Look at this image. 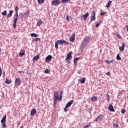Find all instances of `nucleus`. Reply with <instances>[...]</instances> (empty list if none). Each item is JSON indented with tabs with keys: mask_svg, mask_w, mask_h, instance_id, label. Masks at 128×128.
<instances>
[{
	"mask_svg": "<svg viewBox=\"0 0 128 128\" xmlns=\"http://www.w3.org/2000/svg\"><path fill=\"white\" fill-rule=\"evenodd\" d=\"M90 40V37L88 36H86L84 38V41L82 42V48H84V46H86V44H88V42Z\"/></svg>",
	"mask_w": 128,
	"mask_h": 128,
	"instance_id": "nucleus-1",
	"label": "nucleus"
},
{
	"mask_svg": "<svg viewBox=\"0 0 128 128\" xmlns=\"http://www.w3.org/2000/svg\"><path fill=\"white\" fill-rule=\"evenodd\" d=\"M18 14H15L14 16V24H13V26L14 28H16V22H18Z\"/></svg>",
	"mask_w": 128,
	"mask_h": 128,
	"instance_id": "nucleus-2",
	"label": "nucleus"
},
{
	"mask_svg": "<svg viewBox=\"0 0 128 128\" xmlns=\"http://www.w3.org/2000/svg\"><path fill=\"white\" fill-rule=\"evenodd\" d=\"M72 52H69L66 56V62H70V60L72 58Z\"/></svg>",
	"mask_w": 128,
	"mask_h": 128,
	"instance_id": "nucleus-3",
	"label": "nucleus"
},
{
	"mask_svg": "<svg viewBox=\"0 0 128 128\" xmlns=\"http://www.w3.org/2000/svg\"><path fill=\"white\" fill-rule=\"evenodd\" d=\"M96 12L93 11L92 12L91 14V17L90 20L91 22H94L96 20Z\"/></svg>",
	"mask_w": 128,
	"mask_h": 128,
	"instance_id": "nucleus-4",
	"label": "nucleus"
},
{
	"mask_svg": "<svg viewBox=\"0 0 128 128\" xmlns=\"http://www.w3.org/2000/svg\"><path fill=\"white\" fill-rule=\"evenodd\" d=\"M62 40H58L55 42V48L58 50V44H62Z\"/></svg>",
	"mask_w": 128,
	"mask_h": 128,
	"instance_id": "nucleus-5",
	"label": "nucleus"
},
{
	"mask_svg": "<svg viewBox=\"0 0 128 128\" xmlns=\"http://www.w3.org/2000/svg\"><path fill=\"white\" fill-rule=\"evenodd\" d=\"M60 4V0H53L52 1V6H58V4Z\"/></svg>",
	"mask_w": 128,
	"mask_h": 128,
	"instance_id": "nucleus-6",
	"label": "nucleus"
},
{
	"mask_svg": "<svg viewBox=\"0 0 128 128\" xmlns=\"http://www.w3.org/2000/svg\"><path fill=\"white\" fill-rule=\"evenodd\" d=\"M15 86H20V79L19 78H16L14 82Z\"/></svg>",
	"mask_w": 128,
	"mask_h": 128,
	"instance_id": "nucleus-7",
	"label": "nucleus"
},
{
	"mask_svg": "<svg viewBox=\"0 0 128 128\" xmlns=\"http://www.w3.org/2000/svg\"><path fill=\"white\" fill-rule=\"evenodd\" d=\"M52 60V56L50 55H48L47 57L46 58V62H50V60Z\"/></svg>",
	"mask_w": 128,
	"mask_h": 128,
	"instance_id": "nucleus-8",
	"label": "nucleus"
},
{
	"mask_svg": "<svg viewBox=\"0 0 128 128\" xmlns=\"http://www.w3.org/2000/svg\"><path fill=\"white\" fill-rule=\"evenodd\" d=\"M37 112H36V109L32 108L30 111V116H35V114H36Z\"/></svg>",
	"mask_w": 128,
	"mask_h": 128,
	"instance_id": "nucleus-9",
	"label": "nucleus"
},
{
	"mask_svg": "<svg viewBox=\"0 0 128 128\" xmlns=\"http://www.w3.org/2000/svg\"><path fill=\"white\" fill-rule=\"evenodd\" d=\"M102 118H104V116L102 114H100L95 119L94 122H98V120H102Z\"/></svg>",
	"mask_w": 128,
	"mask_h": 128,
	"instance_id": "nucleus-10",
	"label": "nucleus"
},
{
	"mask_svg": "<svg viewBox=\"0 0 128 128\" xmlns=\"http://www.w3.org/2000/svg\"><path fill=\"white\" fill-rule=\"evenodd\" d=\"M74 38H76V34H72L71 37L70 38V40L71 42H74Z\"/></svg>",
	"mask_w": 128,
	"mask_h": 128,
	"instance_id": "nucleus-11",
	"label": "nucleus"
},
{
	"mask_svg": "<svg viewBox=\"0 0 128 128\" xmlns=\"http://www.w3.org/2000/svg\"><path fill=\"white\" fill-rule=\"evenodd\" d=\"M58 92H54V100H58Z\"/></svg>",
	"mask_w": 128,
	"mask_h": 128,
	"instance_id": "nucleus-12",
	"label": "nucleus"
},
{
	"mask_svg": "<svg viewBox=\"0 0 128 128\" xmlns=\"http://www.w3.org/2000/svg\"><path fill=\"white\" fill-rule=\"evenodd\" d=\"M108 110H110V112H114V106H112V104H110L109 105Z\"/></svg>",
	"mask_w": 128,
	"mask_h": 128,
	"instance_id": "nucleus-13",
	"label": "nucleus"
},
{
	"mask_svg": "<svg viewBox=\"0 0 128 128\" xmlns=\"http://www.w3.org/2000/svg\"><path fill=\"white\" fill-rule=\"evenodd\" d=\"M88 16H90V14H88V12L86 13V14H84L82 16V18L84 20H86V18H88Z\"/></svg>",
	"mask_w": 128,
	"mask_h": 128,
	"instance_id": "nucleus-14",
	"label": "nucleus"
},
{
	"mask_svg": "<svg viewBox=\"0 0 128 128\" xmlns=\"http://www.w3.org/2000/svg\"><path fill=\"white\" fill-rule=\"evenodd\" d=\"M73 102H74V100H71L66 104V108H70V106L72 104Z\"/></svg>",
	"mask_w": 128,
	"mask_h": 128,
	"instance_id": "nucleus-15",
	"label": "nucleus"
},
{
	"mask_svg": "<svg viewBox=\"0 0 128 128\" xmlns=\"http://www.w3.org/2000/svg\"><path fill=\"white\" fill-rule=\"evenodd\" d=\"M13 12H14V10H10L9 12V14H8V15H7V18H12V16Z\"/></svg>",
	"mask_w": 128,
	"mask_h": 128,
	"instance_id": "nucleus-16",
	"label": "nucleus"
},
{
	"mask_svg": "<svg viewBox=\"0 0 128 128\" xmlns=\"http://www.w3.org/2000/svg\"><path fill=\"white\" fill-rule=\"evenodd\" d=\"M24 50H21L19 53V56H20V58H22V56H24Z\"/></svg>",
	"mask_w": 128,
	"mask_h": 128,
	"instance_id": "nucleus-17",
	"label": "nucleus"
},
{
	"mask_svg": "<svg viewBox=\"0 0 128 128\" xmlns=\"http://www.w3.org/2000/svg\"><path fill=\"white\" fill-rule=\"evenodd\" d=\"M124 48H126V44L124 43L122 44V46H120L119 48L120 50H122V52H124Z\"/></svg>",
	"mask_w": 128,
	"mask_h": 128,
	"instance_id": "nucleus-18",
	"label": "nucleus"
},
{
	"mask_svg": "<svg viewBox=\"0 0 128 128\" xmlns=\"http://www.w3.org/2000/svg\"><path fill=\"white\" fill-rule=\"evenodd\" d=\"M6 116L5 115L4 116L1 120V124H4L6 123Z\"/></svg>",
	"mask_w": 128,
	"mask_h": 128,
	"instance_id": "nucleus-19",
	"label": "nucleus"
},
{
	"mask_svg": "<svg viewBox=\"0 0 128 128\" xmlns=\"http://www.w3.org/2000/svg\"><path fill=\"white\" fill-rule=\"evenodd\" d=\"M32 42H40V38H34L32 39Z\"/></svg>",
	"mask_w": 128,
	"mask_h": 128,
	"instance_id": "nucleus-20",
	"label": "nucleus"
},
{
	"mask_svg": "<svg viewBox=\"0 0 128 128\" xmlns=\"http://www.w3.org/2000/svg\"><path fill=\"white\" fill-rule=\"evenodd\" d=\"M98 100V97L94 96L91 98L92 102H96Z\"/></svg>",
	"mask_w": 128,
	"mask_h": 128,
	"instance_id": "nucleus-21",
	"label": "nucleus"
},
{
	"mask_svg": "<svg viewBox=\"0 0 128 128\" xmlns=\"http://www.w3.org/2000/svg\"><path fill=\"white\" fill-rule=\"evenodd\" d=\"M40 58V55H37L32 58L33 62H36V60H38Z\"/></svg>",
	"mask_w": 128,
	"mask_h": 128,
	"instance_id": "nucleus-22",
	"label": "nucleus"
},
{
	"mask_svg": "<svg viewBox=\"0 0 128 128\" xmlns=\"http://www.w3.org/2000/svg\"><path fill=\"white\" fill-rule=\"evenodd\" d=\"M42 24V20H39L37 24H36V26H40Z\"/></svg>",
	"mask_w": 128,
	"mask_h": 128,
	"instance_id": "nucleus-23",
	"label": "nucleus"
},
{
	"mask_svg": "<svg viewBox=\"0 0 128 128\" xmlns=\"http://www.w3.org/2000/svg\"><path fill=\"white\" fill-rule=\"evenodd\" d=\"M14 10L16 12V14H18V6H15Z\"/></svg>",
	"mask_w": 128,
	"mask_h": 128,
	"instance_id": "nucleus-24",
	"label": "nucleus"
},
{
	"mask_svg": "<svg viewBox=\"0 0 128 128\" xmlns=\"http://www.w3.org/2000/svg\"><path fill=\"white\" fill-rule=\"evenodd\" d=\"M114 62V60H106V64H112V62Z\"/></svg>",
	"mask_w": 128,
	"mask_h": 128,
	"instance_id": "nucleus-25",
	"label": "nucleus"
},
{
	"mask_svg": "<svg viewBox=\"0 0 128 128\" xmlns=\"http://www.w3.org/2000/svg\"><path fill=\"white\" fill-rule=\"evenodd\" d=\"M86 78H82V79L80 80V83L81 84H84V82H86Z\"/></svg>",
	"mask_w": 128,
	"mask_h": 128,
	"instance_id": "nucleus-26",
	"label": "nucleus"
},
{
	"mask_svg": "<svg viewBox=\"0 0 128 128\" xmlns=\"http://www.w3.org/2000/svg\"><path fill=\"white\" fill-rule=\"evenodd\" d=\"M38 36V34H34V33H32L30 34V36H32L34 38H36V36Z\"/></svg>",
	"mask_w": 128,
	"mask_h": 128,
	"instance_id": "nucleus-27",
	"label": "nucleus"
},
{
	"mask_svg": "<svg viewBox=\"0 0 128 128\" xmlns=\"http://www.w3.org/2000/svg\"><path fill=\"white\" fill-rule=\"evenodd\" d=\"M112 1H109L108 3L106 4V6L107 8H110V4H112Z\"/></svg>",
	"mask_w": 128,
	"mask_h": 128,
	"instance_id": "nucleus-28",
	"label": "nucleus"
},
{
	"mask_svg": "<svg viewBox=\"0 0 128 128\" xmlns=\"http://www.w3.org/2000/svg\"><path fill=\"white\" fill-rule=\"evenodd\" d=\"M78 58H74V64L75 66H76V64L78 62Z\"/></svg>",
	"mask_w": 128,
	"mask_h": 128,
	"instance_id": "nucleus-29",
	"label": "nucleus"
},
{
	"mask_svg": "<svg viewBox=\"0 0 128 128\" xmlns=\"http://www.w3.org/2000/svg\"><path fill=\"white\" fill-rule=\"evenodd\" d=\"M10 82H12V80L8 79L7 78H6V83L8 84H10Z\"/></svg>",
	"mask_w": 128,
	"mask_h": 128,
	"instance_id": "nucleus-30",
	"label": "nucleus"
},
{
	"mask_svg": "<svg viewBox=\"0 0 128 128\" xmlns=\"http://www.w3.org/2000/svg\"><path fill=\"white\" fill-rule=\"evenodd\" d=\"M68 44V42L64 40H62V44Z\"/></svg>",
	"mask_w": 128,
	"mask_h": 128,
	"instance_id": "nucleus-31",
	"label": "nucleus"
},
{
	"mask_svg": "<svg viewBox=\"0 0 128 128\" xmlns=\"http://www.w3.org/2000/svg\"><path fill=\"white\" fill-rule=\"evenodd\" d=\"M38 4H44V0H38Z\"/></svg>",
	"mask_w": 128,
	"mask_h": 128,
	"instance_id": "nucleus-32",
	"label": "nucleus"
},
{
	"mask_svg": "<svg viewBox=\"0 0 128 128\" xmlns=\"http://www.w3.org/2000/svg\"><path fill=\"white\" fill-rule=\"evenodd\" d=\"M62 91H60V96L59 98H58V100H62Z\"/></svg>",
	"mask_w": 128,
	"mask_h": 128,
	"instance_id": "nucleus-33",
	"label": "nucleus"
},
{
	"mask_svg": "<svg viewBox=\"0 0 128 128\" xmlns=\"http://www.w3.org/2000/svg\"><path fill=\"white\" fill-rule=\"evenodd\" d=\"M116 60H122V58H120V54H118L117 56H116Z\"/></svg>",
	"mask_w": 128,
	"mask_h": 128,
	"instance_id": "nucleus-34",
	"label": "nucleus"
},
{
	"mask_svg": "<svg viewBox=\"0 0 128 128\" xmlns=\"http://www.w3.org/2000/svg\"><path fill=\"white\" fill-rule=\"evenodd\" d=\"M106 100H108H108H110V95H108V94H106Z\"/></svg>",
	"mask_w": 128,
	"mask_h": 128,
	"instance_id": "nucleus-35",
	"label": "nucleus"
},
{
	"mask_svg": "<svg viewBox=\"0 0 128 128\" xmlns=\"http://www.w3.org/2000/svg\"><path fill=\"white\" fill-rule=\"evenodd\" d=\"M2 16H6V10H4L2 12Z\"/></svg>",
	"mask_w": 128,
	"mask_h": 128,
	"instance_id": "nucleus-36",
	"label": "nucleus"
},
{
	"mask_svg": "<svg viewBox=\"0 0 128 128\" xmlns=\"http://www.w3.org/2000/svg\"><path fill=\"white\" fill-rule=\"evenodd\" d=\"M70 0H62L61 1V2L64 3V2H68Z\"/></svg>",
	"mask_w": 128,
	"mask_h": 128,
	"instance_id": "nucleus-37",
	"label": "nucleus"
},
{
	"mask_svg": "<svg viewBox=\"0 0 128 128\" xmlns=\"http://www.w3.org/2000/svg\"><path fill=\"white\" fill-rule=\"evenodd\" d=\"M19 16L20 18H24V14L22 13V12H20L19 14Z\"/></svg>",
	"mask_w": 128,
	"mask_h": 128,
	"instance_id": "nucleus-38",
	"label": "nucleus"
},
{
	"mask_svg": "<svg viewBox=\"0 0 128 128\" xmlns=\"http://www.w3.org/2000/svg\"><path fill=\"white\" fill-rule=\"evenodd\" d=\"M113 126L114 128H118V124H113Z\"/></svg>",
	"mask_w": 128,
	"mask_h": 128,
	"instance_id": "nucleus-39",
	"label": "nucleus"
},
{
	"mask_svg": "<svg viewBox=\"0 0 128 128\" xmlns=\"http://www.w3.org/2000/svg\"><path fill=\"white\" fill-rule=\"evenodd\" d=\"M50 72V70H48V69H46L45 70H44V73L45 74H49Z\"/></svg>",
	"mask_w": 128,
	"mask_h": 128,
	"instance_id": "nucleus-40",
	"label": "nucleus"
},
{
	"mask_svg": "<svg viewBox=\"0 0 128 128\" xmlns=\"http://www.w3.org/2000/svg\"><path fill=\"white\" fill-rule=\"evenodd\" d=\"M122 114H126V110L125 109H122L121 110Z\"/></svg>",
	"mask_w": 128,
	"mask_h": 128,
	"instance_id": "nucleus-41",
	"label": "nucleus"
},
{
	"mask_svg": "<svg viewBox=\"0 0 128 128\" xmlns=\"http://www.w3.org/2000/svg\"><path fill=\"white\" fill-rule=\"evenodd\" d=\"M2 128H6V123H2Z\"/></svg>",
	"mask_w": 128,
	"mask_h": 128,
	"instance_id": "nucleus-42",
	"label": "nucleus"
},
{
	"mask_svg": "<svg viewBox=\"0 0 128 128\" xmlns=\"http://www.w3.org/2000/svg\"><path fill=\"white\" fill-rule=\"evenodd\" d=\"M68 107H66V106H65V108H64V112H68Z\"/></svg>",
	"mask_w": 128,
	"mask_h": 128,
	"instance_id": "nucleus-43",
	"label": "nucleus"
},
{
	"mask_svg": "<svg viewBox=\"0 0 128 128\" xmlns=\"http://www.w3.org/2000/svg\"><path fill=\"white\" fill-rule=\"evenodd\" d=\"M28 14H30V12H27L24 14V15L26 16H28Z\"/></svg>",
	"mask_w": 128,
	"mask_h": 128,
	"instance_id": "nucleus-44",
	"label": "nucleus"
},
{
	"mask_svg": "<svg viewBox=\"0 0 128 128\" xmlns=\"http://www.w3.org/2000/svg\"><path fill=\"white\" fill-rule=\"evenodd\" d=\"M106 14V12H102L100 14V16H104V14Z\"/></svg>",
	"mask_w": 128,
	"mask_h": 128,
	"instance_id": "nucleus-45",
	"label": "nucleus"
},
{
	"mask_svg": "<svg viewBox=\"0 0 128 128\" xmlns=\"http://www.w3.org/2000/svg\"><path fill=\"white\" fill-rule=\"evenodd\" d=\"M58 102V100H54V106H56V102Z\"/></svg>",
	"mask_w": 128,
	"mask_h": 128,
	"instance_id": "nucleus-46",
	"label": "nucleus"
},
{
	"mask_svg": "<svg viewBox=\"0 0 128 128\" xmlns=\"http://www.w3.org/2000/svg\"><path fill=\"white\" fill-rule=\"evenodd\" d=\"M98 26H100V23H98L96 25V28H98Z\"/></svg>",
	"mask_w": 128,
	"mask_h": 128,
	"instance_id": "nucleus-47",
	"label": "nucleus"
},
{
	"mask_svg": "<svg viewBox=\"0 0 128 128\" xmlns=\"http://www.w3.org/2000/svg\"><path fill=\"white\" fill-rule=\"evenodd\" d=\"M2 68L0 67V76H2Z\"/></svg>",
	"mask_w": 128,
	"mask_h": 128,
	"instance_id": "nucleus-48",
	"label": "nucleus"
},
{
	"mask_svg": "<svg viewBox=\"0 0 128 128\" xmlns=\"http://www.w3.org/2000/svg\"><path fill=\"white\" fill-rule=\"evenodd\" d=\"M106 76H110V72H108L106 73Z\"/></svg>",
	"mask_w": 128,
	"mask_h": 128,
	"instance_id": "nucleus-49",
	"label": "nucleus"
},
{
	"mask_svg": "<svg viewBox=\"0 0 128 128\" xmlns=\"http://www.w3.org/2000/svg\"><path fill=\"white\" fill-rule=\"evenodd\" d=\"M69 18H70V17H69L68 15V16H66V20H68Z\"/></svg>",
	"mask_w": 128,
	"mask_h": 128,
	"instance_id": "nucleus-50",
	"label": "nucleus"
},
{
	"mask_svg": "<svg viewBox=\"0 0 128 128\" xmlns=\"http://www.w3.org/2000/svg\"><path fill=\"white\" fill-rule=\"evenodd\" d=\"M90 126V125H86V126H84V128H88Z\"/></svg>",
	"mask_w": 128,
	"mask_h": 128,
	"instance_id": "nucleus-51",
	"label": "nucleus"
},
{
	"mask_svg": "<svg viewBox=\"0 0 128 128\" xmlns=\"http://www.w3.org/2000/svg\"><path fill=\"white\" fill-rule=\"evenodd\" d=\"M22 72V71H18V72L20 74V72Z\"/></svg>",
	"mask_w": 128,
	"mask_h": 128,
	"instance_id": "nucleus-52",
	"label": "nucleus"
},
{
	"mask_svg": "<svg viewBox=\"0 0 128 128\" xmlns=\"http://www.w3.org/2000/svg\"><path fill=\"white\" fill-rule=\"evenodd\" d=\"M20 128H24V126H21Z\"/></svg>",
	"mask_w": 128,
	"mask_h": 128,
	"instance_id": "nucleus-53",
	"label": "nucleus"
},
{
	"mask_svg": "<svg viewBox=\"0 0 128 128\" xmlns=\"http://www.w3.org/2000/svg\"><path fill=\"white\" fill-rule=\"evenodd\" d=\"M127 30H128V28H127Z\"/></svg>",
	"mask_w": 128,
	"mask_h": 128,
	"instance_id": "nucleus-54",
	"label": "nucleus"
}]
</instances>
